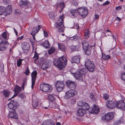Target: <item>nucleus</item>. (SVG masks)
<instances>
[{"instance_id":"42","label":"nucleus","mask_w":125,"mask_h":125,"mask_svg":"<svg viewBox=\"0 0 125 125\" xmlns=\"http://www.w3.org/2000/svg\"><path fill=\"white\" fill-rule=\"evenodd\" d=\"M76 10H71V14L74 17H75V14H76Z\"/></svg>"},{"instance_id":"3","label":"nucleus","mask_w":125,"mask_h":125,"mask_svg":"<svg viewBox=\"0 0 125 125\" xmlns=\"http://www.w3.org/2000/svg\"><path fill=\"white\" fill-rule=\"evenodd\" d=\"M85 67L90 72H93L95 70L94 63L90 60L87 59L85 62Z\"/></svg>"},{"instance_id":"13","label":"nucleus","mask_w":125,"mask_h":125,"mask_svg":"<svg viewBox=\"0 0 125 125\" xmlns=\"http://www.w3.org/2000/svg\"><path fill=\"white\" fill-rule=\"evenodd\" d=\"M105 105L109 108L113 109L116 106V104L114 101L110 100L107 101L105 103Z\"/></svg>"},{"instance_id":"61","label":"nucleus","mask_w":125,"mask_h":125,"mask_svg":"<svg viewBox=\"0 0 125 125\" xmlns=\"http://www.w3.org/2000/svg\"><path fill=\"white\" fill-rule=\"evenodd\" d=\"M116 20H118V21H120L121 20V19L119 17L117 16L116 17Z\"/></svg>"},{"instance_id":"33","label":"nucleus","mask_w":125,"mask_h":125,"mask_svg":"<svg viewBox=\"0 0 125 125\" xmlns=\"http://www.w3.org/2000/svg\"><path fill=\"white\" fill-rule=\"evenodd\" d=\"M42 28V27L40 25H38L37 27H34L32 29V31H39L40 29Z\"/></svg>"},{"instance_id":"18","label":"nucleus","mask_w":125,"mask_h":125,"mask_svg":"<svg viewBox=\"0 0 125 125\" xmlns=\"http://www.w3.org/2000/svg\"><path fill=\"white\" fill-rule=\"evenodd\" d=\"M15 110H12V111L9 112V116L10 118H13L14 119H18V116Z\"/></svg>"},{"instance_id":"34","label":"nucleus","mask_w":125,"mask_h":125,"mask_svg":"<svg viewBox=\"0 0 125 125\" xmlns=\"http://www.w3.org/2000/svg\"><path fill=\"white\" fill-rule=\"evenodd\" d=\"M102 59L104 60H107L110 58V56L109 55H106L105 54L102 55V56L101 58Z\"/></svg>"},{"instance_id":"43","label":"nucleus","mask_w":125,"mask_h":125,"mask_svg":"<svg viewBox=\"0 0 125 125\" xmlns=\"http://www.w3.org/2000/svg\"><path fill=\"white\" fill-rule=\"evenodd\" d=\"M103 98L105 100H107L109 98V96L107 94H104L103 95Z\"/></svg>"},{"instance_id":"26","label":"nucleus","mask_w":125,"mask_h":125,"mask_svg":"<svg viewBox=\"0 0 125 125\" xmlns=\"http://www.w3.org/2000/svg\"><path fill=\"white\" fill-rule=\"evenodd\" d=\"M40 45L46 48H48L50 46L49 42L48 41L40 43Z\"/></svg>"},{"instance_id":"50","label":"nucleus","mask_w":125,"mask_h":125,"mask_svg":"<svg viewBox=\"0 0 125 125\" xmlns=\"http://www.w3.org/2000/svg\"><path fill=\"white\" fill-rule=\"evenodd\" d=\"M30 71L28 69V67L27 69H26V71L24 73L26 74V75H28Z\"/></svg>"},{"instance_id":"29","label":"nucleus","mask_w":125,"mask_h":125,"mask_svg":"<svg viewBox=\"0 0 125 125\" xmlns=\"http://www.w3.org/2000/svg\"><path fill=\"white\" fill-rule=\"evenodd\" d=\"M59 49L62 51H65L66 50L65 46L62 44H58Z\"/></svg>"},{"instance_id":"52","label":"nucleus","mask_w":125,"mask_h":125,"mask_svg":"<svg viewBox=\"0 0 125 125\" xmlns=\"http://www.w3.org/2000/svg\"><path fill=\"white\" fill-rule=\"evenodd\" d=\"M121 121L120 120H118V121H116L115 123V125H118V124H120L121 123Z\"/></svg>"},{"instance_id":"47","label":"nucleus","mask_w":125,"mask_h":125,"mask_svg":"<svg viewBox=\"0 0 125 125\" xmlns=\"http://www.w3.org/2000/svg\"><path fill=\"white\" fill-rule=\"evenodd\" d=\"M2 37L5 39H7V33L6 32H4L2 34Z\"/></svg>"},{"instance_id":"41","label":"nucleus","mask_w":125,"mask_h":125,"mask_svg":"<svg viewBox=\"0 0 125 125\" xmlns=\"http://www.w3.org/2000/svg\"><path fill=\"white\" fill-rule=\"evenodd\" d=\"M38 32H31V34L32 36L34 41L35 40V36Z\"/></svg>"},{"instance_id":"39","label":"nucleus","mask_w":125,"mask_h":125,"mask_svg":"<svg viewBox=\"0 0 125 125\" xmlns=\"http://www.w3.org/2000/svg\"><path fill=\"white\" fill-rule=\"evenodd\" d=\"M38 104V101L36 100L35 102H33L32 103V105L33 107L34 108H36Z\"/></svg>"},{"instance_id":"11","label":"nucleus","mask_w":125,"mask_h":125,"mask_svg":"<svg viewBox=\"0 0 125 125\" xmlns=\"http://www.w3.org/2000/svg\"><path fill=\"white\" fill-rule=\"evenodd\" d=\"M64 15H62L60 16L58 19V21H60L59 22H57L55 24V27L56 28L61 26V27H63L64 25L63 24V19Z\"/></svg>"},{"instance_id":"22","label":"nucleus","mask_w":125,"mask_h":125,"mask_svg":"<svg viewBox=\"0 0 125 125\" xmlns=\"http://www.w3.org/2000/svg\"><path fill=\"white\" fill-rule=\"evenodd\" d=\"M22 47L23 50L28 51L30 49V45L27 42H24L22 44Z\"/></svg>"},{"instance_id":"6","label":"nucleus","mask_w":125,"mask_h":125,"mask_svg":"<svg viewBox=\"0 0 125 125\" xmlns=\"http://www.w3.org/2000/svg\"><path fill=\"white\" fill-rule=\"evenodd\" d=\"M65 86L64 82L62 81H57L55 85L56 89L58 92L62 91Z\"/></svg>"},{"instance_id":"37","label":"nucleus","mask_w":125,"mask_h":125,"mask_svg":"<svg viewBox=\"0 0 125 125\" xmlns=\"http://www.w3.org/2000/svg\"><path fill=\"white\" fill-rule=\"evenodd\" d=\"M38 58L39 56L38 55V53L36 52H35L34 54V56L33 58H35V59H34V61L35 62H36L37 61Z\"/></svg>"},{"instance_id":"15","label":"nucleus","mask_w":125,"mask_h":125,"mask_svg":"<svg viewBox=\"0 0 125 125\" xmlns=\"http://www.w3.org/2000/svg\"><path fill=\"white\" fill-rule=\"evenodd\" d=\"M88 110H89V113H93L94 114H97L99 112L98 108L95 105H94V106L93 108L90 109L89 108Z\"/></svg>"},{"instance_id":"8","label":"nucleus","mask_w":125,"mask_h":125,"mask_svg":"<svg viewBox=\"0 0 125 125\" xmlns=\"http://www.w3.org/2000/svg\"><path fill=\"white\" fill-rule=\"evenodd\" d=\"M77 93V92L74 89H71L66 93L64 98L67 99L74 96Z\"/></svg>"},{"instance_id":"46","label":"nucleus","mask_w":125,"mask_h":125,"mask_svg":"<svg viewBox=\"0 0 125 125\" xmlns=\"http://www.w3.org/2000/svg\"><path fill=\"white\" fill-rule=\"evenodd\" d=\"M27 83V81L26 80H24L23 81V83L22 85V87L23 88V89H24V85H26Z\"/></svg>"},{"instance_id":"1","label":"nucleus","mask_w":125,"mask_h":125,"mask_svg":"<svg viewBox=\"0 0 125 125\" xmlns=\"http://www.w3.org/2000/svg\"><path fill=\"white\" fill-rule=\"evenodd\" d=\"M77 104L79 106L81 107L82 108H77V116H83L86 113V111L89 109V106L87 103L82 101L78 102Z\"/></svg>"},{"instance_id":"35","label":"nucleus","mask_w":125,"mask_h":125,"mask_svg":"<svg viewBox=\"0 0 125 125\" xmlns=\"http://www.w3.org/2000/svg\"><path fill=\"white\" fill-rule=\"evenodd\" d=\"M73 76L75 77L77 79L81 81H83V79L82 76L79 75L78 74V76L76 75H74V73L73 74Z\"/></svg>"},{"instance_id":"5","label":"nucleus","mask_w":125,"mask_h":125,"mask_svg":"<svg viewBox=\"0 0 125 125\" xmlns=\"http://www.w3.org/2000/svg\"><path fill=\"white\" fill-rule=\"evenodd\" d=\"M77 11L79 14L83 18H85L86 17L88 12V9L85 7L78 8Z\"/></svg>"},{"instance_id":"31","label":"nucleus","mask_w":125,"mask_h":125,"mask_svg":"<svg viewBox=\"0 0 125 125\" xmlns=\"http://www.w3.org/2000/svg\"><path fill=\"white\" fill-rule=\"evenodd\" d=\"M5 7L3 6H0V15L5 13Z\"/></svg>"},{"instance_id":"27","label":"nucleus","mask_w":125,"mask_h":125,"mask_svg":"<svg viewBox=\"0 0 125 125\" xmlns=\"http://www.w3.org/2000/svg\"><path fill=\"white\" fill-rule=\"evenodd\" d=\"M94 44L93 45L90 46L89 47H88L87 49H86V50H84L85 51V53L88 55H90L91 54L90 48H91L92 47H94Z\"/></svg>"},{"instance_id":"36","label":"nucleus","mask_w":125,"mask_h":125,"mask_svg":"<svg viewBox=\"0 0 125 125\" xmlns=\"http://www.w3.org/2000/svg\"><path fill=\"white\" fill-rule=\"evenodd\" d=\"M55 49L54 47H52L48 51V53L51 54L54 52L55 51Z\"/></svg>"},{"instance_id":"2","label":"nucleus","mask_w":125,"mask_h":125,"mask_svg":"<svg viewBox=\"0 0 125 125\" xmlns=\"http://www.w3.org/2000/svg\"><path fill=\"white\" fill-rule=\"evenodd\" d=\"M67 61L66 58L62 56L58 59L54 60L53 61V64L61 70L64 68L66 65Z\"/></svg>"},{"instance_id":"53","label":"nucleus","mask_w":125,"mask_h":125,"mask_svg":"<svg viewBox=\"0 0 125 125\" xmlns=\"http://www.w3.org/2000/svg\"><path fill=\"white\" fill-rule=\"evenodd\" d=\"M18 96L19 97H20L21 98H23L24 97V95L23 94L21 93L19 94Z\"/></svg>"},{"instance_id":"20","label":"nucleus","mask_w":125,"mask_h":125,"mask_svg":"<svg viewBox=\"0 0 125 125\" xmlns=\"http://www.w3.org/2000/svg\"><path fill=\"white\" fill-rule=\"evenodd\" d=\"M12 12V8L10 5H8L5 8V10L4 15L5 16H7L8 14H10Z\"/></svg>"},{"instance_id":"45","label":"nucleus","mask_w":125,"mask_h":125,"mask_svg":"<svg viewBox=\"0 0 125 125\" xmlns=\"http://www.w3.org/2000/svg\"><path fill=\"white\" fill-rule=\"evenodd\" d=\"M121 76L122 79L125 81V73L123 72L122 73Z\"/></svg>"},{"instance_id":"9","label":"nucleus","mask_w":125,"mask_h":125,"mask_svg":"<svg viewBox=\"0 0 125 125\" xmlns=\"http://www.w3.org/2000/svg\"><path fill=\"white\" fill-rule=\"evenodd\" d=\"M66 86L71 89L74 90L76 87V83L75 82L68 80L66 81Z\"/></svg>"},{"instance_id":"49","label":"nucleus","mask_w":125,"mask_h":125,"mask_svg":"<svg viewBox=\"0 0 125 125\" xmlns=\"http://www.w3.org/2000/svg\"><path fill=\"white\" fill-rule=\"evenodd\" d=\"M3 2L5 4H8L10 2V0H3Z\"/></svg>"},{"instance_id":"10","label":"nucleus","mask_w":125,"mask_h":125,"mask_svg":"<svg viewBox=\"0 0 125 125\" xmlns=\"http://www.w3.org/2000/svg\"><path fill=\"white\" fill-rule=\"evenodd\" d=\"M114 117V115L112 113H108L103 116L102 120H104L109 121L112 119Z\"/></svg>"},{"instance_id":"63","label":"nucleus","mask_w":125,"mask_h":125,"mask_svg":"<svg viewBox=\"0 0 125 125\" xmlns=\"http://www.w3.org/2000/svg\"><path fill=\"white\" fill-rule=\"evenodd\" d=\"M97 6V8H98L100 6H101V5H99L98 3H97L96 5Z\"/></svg>"},{"instance_id":"23","label":"nucleus","mask_w":125,"mask_h":125,"mask_svg":"<svg viewBox=\"0 0 125 125\" xmlns=\"http://www.w3.org/2000/svg\"><path fill=\"white\" fill-rule=\"evenodd\" d=\"M82 44L83 46V48L84 50H86L89 47V44L86 41L84 40L82 41Z\"/></svg>"},{"instance_id":"44","label":"nucleus","mask_w":125,"mask_h":125,"mask_svg":"<svg viewBox=\"0 0 125 125\" xmlns=\"http://www.w3.org/2000/svg\"><path fill=\"white\" fill-rule=\"evenodd\" d=\"M84 37L85 38H88L89 36V32H85L84 33Z\"/></svg>"},{"instance_id":"40","label":"nucleus","mask_w":125,"mask_h":125,"mask_svg":"<svg viewBox=\"0 0 125 125\" xmlns=\"http://www.w3.org/2000/svg\"><path fill=\"white\" fill-rule=\"evenodd\" d=\"M24 59H20L18 60L17 61V66L18 67L20 66L21 64L22 61Z\"/></svg>"},{"instance_id":"30","label":"nucleus","mask_w":125,"mask_h":125,"mask_svg":"<svg viewBox=\"0 0 125 125\" xmlns=\"http://www.w3.org/2000/svg\"><path fill=\"white\" fill-rule=\"evenodd\" d=\"M50 18L52 20H54L55 19L54 13L52 11L49 12L48 14Z\"/></svg>"},{"instance_id":"55","label":"nucleus","mask_w":125,"mask_h":125,"mask_svg":"<svg viewBox=\"0 0 125 125\" xmlns=\"http://www.w3.org/2000/svg\"><path fill=\"white\" fill-rule=\"evenodd\" d=\"M90 98L92 100L94 98V95L92 93H91L89 96Z\"/></svg>"},{"instance_id":"60","label":"nucleus","mask_w":125,"mask_h":125,"mask_svg":"<svg viewBox=\"0 0 125 125\" xmlns=\"http://www.w3.org/2000/svg\"><path fill=\"white\" fill-rule=\"evenodd\" d=\"M95 19H98V18H99V16L97 14H95Z\"/></svg>"},{"instance_id":"12","label":"nucleus","mask_w":125,"mask_h":125,"mask_svg":"<svg viewBox=\"0 0 125 125\" xmlns=\"http://www.w3.org/2000/svg\"><path fill=\"white\" fill-rule=\"evenodd\" d=\"M7 47V42L5 39L2 40L0 43V50L1 51H5Z\"/></svg>"},{"instance_id":"48","label":"nucleus","mask_w":125,"mask_h":125,"mask_svg":"<svg viewBox=\"0 0 125 125\" xmlns=\"http://www.w3.org/2000/svg\"><path fill=\"white\" fill-rule=\"evenodd\" d=\"M73 4L75 6H76L78 5L76 0H73L72 1Z\"/></svg>"},{"instance_id":"4","label":"nucleus","mask_w":125,"mask_h":125,"mask_svg":"<svg viewBox=\"0 0 125 125\" xmlns=\"http://www.w3.org/2000/svg\"><path fill=\"white\" fill-rule=\"evenodd\" d=\"M40 89L45 92H50L52 90V86L47 84L43 83L40 85Z\"/></svg>"},{"instance_id":"28","label":"nucleus","mask_w":125,"mask_h":125,"mask_svg":"<svg viewBox=\"0 0 125 125\" xmlns=\"http://www.w3.org/2000/svg\"><path fill=\"white\" fill-rule=\"evenodd\" d=\"M3 95L5 97H8L10 94V92L8 90H4L2 92Z\"/></svg>"},{"instance_id":"25","label":"nucleus","mask_w":125,"mask_h":125,"mask_svg":"<svg viewBox=\"0 0 125 125\" xmlns=\"http://www.w3.org/2000/svg\"><path fill=\"white\" fill-rule=\"evenodd\" d=\"M37 72L35 70L33 71L31 73L32 81H35L37 76Z\"/></svg>"},{"instance_id":"24","label":"nucleus","mask_w":125,"mask_h":125,"mask_svg":"<svg viewBox=\"0 0 125 125\" xmlns=\"http://www.w3.org/2000/svg\"><path fill=\"white\" fill-rule=\"evenodd\" d=\"M49 62L48 61H46L42 64L41 68L43 70L47 69L49 67Z\"/></svg>"},{"instance_id":"7","label":"nucleus","mask_w":125,"mask_h":125,"mask_svg":"<svg viewBox=\"0 0 125 125\" xmlns=\"http://www.w3.org/2000/svg\"><path fill=\"white\" fill-rule=\"evenodd\" d=\"M8 105L9 107L12 110H15L18 108L19 104L16 101L12 100L8 104Z\"/></svg>"},{"instance_id":"58","label":"nucleus","mask_w":125,"mask_h":125,"mask_svg":"<svg viewBox=\"0 0 125 125\" xmlns=\"http://www.w3.org/2000/svg\"><path fill=\"white\" fill-rule=\"evenodd\" d=\"M64 3L63 2H61L60 4V6L61 7V8H62L63 6H65Z\"/></svg>"},{"instance_id":"17","label":"nucleus","mask_w":125,"mask_h":125,"mask_svg":"<svg viewBox=\"0 0 125 125\" xmlns=\"http://www.w3.org/2000/svg\"><path fill=\"white\" fill-rule=\"evenodd\" d=\"M80 56L77 55L74 56L71 59V62L72 63H79L80 62Z\"/></svg>"},{"instance_id":"56","label":"nucleus","mask_w":125,"mask_h":125,"mask_svg":"<svg viewBox=\"0 0 125 125\" xmlns=\"http://www.w3.org/2000/svg\"><path fill=\"white\" fill-rule=\"evenodd\" d=\"M32 85H31V88L32 89H33L34 87V86L35 84V81H32Z\"/></svg>"},{"instance_id":"57","label":"nucleus","mask_w":125,"mask_h":125,"mask_svg":"<svg viewBox=\"0 0 125 125\" xmlns=\"http://www.w3.org/2000/svg\"><path fill=\"white\" fill-rule=\"evenodd\" d=\"M43 33L44 34V36L45 37H47L48 35L47 32H43Z\"/></svg>"},{"instance_id":"32","label":"nucleus","mask_w":125,"mask_h":125,"mask_svg":"<svg viewBox=\"0 0 125 125\" xmlns=\"http://www.w3.org/2000/svg\"><path fill=\"white\" fill-rule=\"evenodd\" d=\"M71 48L73 51H78L79 50V46L78 45L76 46H72L71 47Z\"/></svg>"},{"instance_id":"62","label":"nucleus","mask_w":125,"mask_h":125,"mask_svg":"<svg viewBox=\"0 0 125 125\" xmlns=\"http://www.w3.org/2000/svg\"><path fill=\"white\" fill-rule=\"evenodd\" d=\"M58 29L59 30L58 31H63L62 28H59Z\"/></svg>"},{"instance_id":"54","label":"nucleus","mask_w":125,"mask_h":125,"mask_svg":"<svg viewBox=\"0 0 125 125\" xmlns=\"http://www.w3.org/2000/svg\"><path fill=\"white\" fill-rule=\"evenodd\" d=\"M110 2L108 1H106L105 3H104L102 5L104 6L106 5H108L110 4Z\"/></svg>"},{"instance_id":"16","label":"nucleus","mask_w":125,"mask_h":125,"mask_svg":"<svg viewBox=\"0 0 125 125\" xmlns=\"http://www.w3.org/2000/svg\"><path fill=\"white\" fill-rule=\"evenodd\" d=\"M116 107L121 109H124L125 108V103L124 102V101L123 100H121L118 102H117Z\"/></svg>"},{"instance_id":"64","label":"nucleus","mask_w":125,"mask_h":125,"mask_svg":"<svg viewBox=\"0 0 125 125\" xmlns=\"http://www.w3.org/2000/svg\"><path fill=\"white\" fill-rule=\"evenodd\" d=\"M23 38V36H21L18 39H20L21 40Z\"/></svg>"},{"instance_id":"19","label":"nucleus","mask_w":125,"mask_h":125,"mask_svg":"<svg viewBox=\"0 0 125 125\" xmlns=\"http://www.w3.org/2000/svg\"><path fill=\"white\" fill-rule=\"evenodd\" d=\"M21 87L17 85H16L13 91L15 92V94H14L13 96L10 99H11L15 97L21 91Z\"/></svg>"},{"instance_id":"21","label":"nucleus","mask_w":125,"mask_h":125,"mask_svg":"<svg viewBox=\"0 0 125 125\" xmlns=\"http://www.w3.org/2000/svg\"><path fill=\"white\" fill-rule=\"evenodd\" d=\"M29 3L28 0H21L19 3V5L21 7H23L24 6L27 5Z\"/></svg>"},{"instance_id":"14","label":"nucleus","mask_w":125,"mask_h":125,"mask_svg":"<svg viewBox=\"0 0 125 125\" xmlns=\"http://www.w3.org/2000/svg\"><path fill=\"white\" fill-rule=\"evenodd\" d=\"M88 70L86 68H83L77 71L76 73H74V75L78 76V74L79 75L82 76L85 74L87 72Z\"/></svg>"},{"instance_id":"51","label":"nucleus","mask_w":125,"mask_h":125,"mask_svg":"<svg viewBox=\"0 0 125 125\" xmlns=\"http://www.w3.org/2000/svg\"><path fill=\"white\" fill-rule=\"evenodd\" d=\"M122 9V7L121 6H118L115 7V9L116 10H119Z\"/></svg>"},{"instance_id":"59","label":"nucleus","mask_w":125,"mask_h":125,"mask_svg":"<svg viewBox=\"0 0 125 125\" xmlns=\"http://www.w3.org/2000/svg\"><path fill=\"white\" fill-rule=\"evenodd\" d=\"M15 12L17 13L20 14V10L17 9L16 10Z\"/></svg>"},{"instance_id":"38","label":"nucleus","mask_w":125,"mask_h":125,"mask_svg":"<svg viewBox=\"0 0 125 125\" xmlns=\"http://www.w3.org/2000/svg\"><path fill=\"white\" fill-rule=\"evenodd\" d=\"M48 97L49 100L52 101H54L55 99V97L51 95H49Z\"/></svg>"}]
</instances>
